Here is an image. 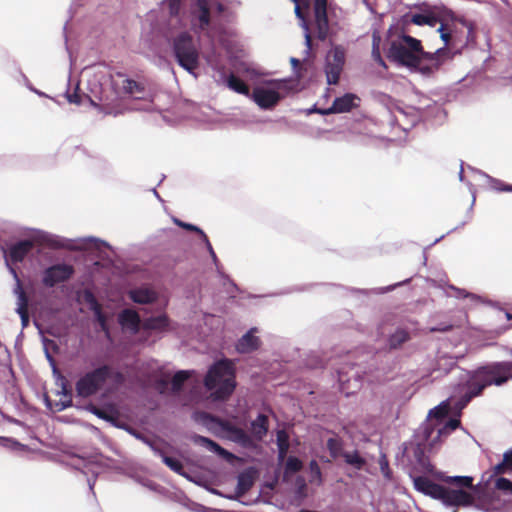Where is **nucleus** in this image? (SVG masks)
Here are the masks:
<instances>
[{
    "label": "nucleus",
    "mask_w": 512,
    "mask_h": 512,
    "mask_svg": "<svg viewBox=\"0 0 512 512\" xmlns=\"http://www.w3.org/2000/svg\"><path fill=\"white\" fill-rule=\"evenodd\" d=\"M204 384L213 391L211 395L215 400H226L236 387L234 364L228 359L216 362L208 370Z\"/></svg>",
    "instance_id": "f257e3e1"
},
{
    "label": "nucleus",
    "mask_w": 512,
    "mask_h": 512,
    "mask_svg": "<svg viewBox=\"0 0 512 512\" xmlns=\"http://www.w3.org/2000/svg\"><path fill=\"white\" fill-rule=\"evenodd\" d=\"M509 365H491L479 368L466 382V392L458 402L460 408H464L474 397L482 394L483 390L492 385H502L505 383V377L500 376V372L509 371Z\"/></svg>",
    "instance_id": "f03ea898"
},
{
    "label": "nucleus",
    "mask_w": 512,
    "mask_h": 512,
    "mask_svg": "<svg viewBox=\"0 0 512 512\" xmlns=\"http://www.w3.org/2000/svg\"><path fill=\"white\" fill-rule=\"evenodd\" d=\"M424 49L420 40L402 34L390 44L389 57L398 64L416 70L422 62Z\"/></svg>",
    "instance_id": "7ed1b4c3"
},
{
    "label": "nucleus",
    "mask_w": 512,
    "mask_h": 512,
    "mask_svg": "<svg viewBox=\"0 0 512 512\" xmlns=\"http://www.w3.org/2000/svg\"><path fill=\"white\" fill-rule=\"evenodd\" d=\"M173 52L178 64L192 73L199 66V52L193 37L188 32H182L173 40Z\"/></svg>",
    "instance_id": "20e7f679"
},
{
    "label": "nucleus",
    "mask_w": 512,
    "mask_h": 512,
    "mask_svg": "<svg viewBox=\"0 0 512 512\" xmlns=\"http://www.w3.org/2000/svg\"><path fill=\"white\" fill-rule=\"evenodd\" d=\"M111 376V368L108 365L98 367L82 376L75 385L77 395L82 398L96 394Z\"/></svg>",
    "instance_id": "39448f33"
},
{
    "label": "nucleus",
    "mask_w": 512,
    "mask_h": 512,
    "mask_svg": "<svg viewBox=\"0 0 512 512\" xmlns=\"http://www.w3.org/2000/svg\"><path fill=\"white\" fill-rule=\"evenodd\" d=\"M75 273L72 265L58 263L51 265L42 271V285L46 288H53L58 284L69 281Z\"/></svg>",
    "instance_id": "423d86ee"
},
{
    "label": "nucleus",
    "mask_w": 512,
    "mask_h": 512,
    "mask_svg": "<svg viewBox=\"0 0 512 512\" xmlns=\"http://www.w3.org/2000/svg\"><path fill=\"white\" fill-rule=\"evenodd\" d=\"M450 58V51L447 47H441L435 52L422 53V62H420L417 71L425 76L434 75L444 62Z\"/></svg>",
    "instance_id": "0eeeda50"
},
{
    "label": "nucleus",
    "mask_w": 512,
    "mask_h": 512,
    "mask_svg": "<svg viewBox=\"0 0 512 512\" xmlns=\"http://www.w3.org/2000/svg\"><path fill=\"white\" fill-rule=\"evenodd\" d=\"M345 63V53L340 47L331 50L326 58L325 73L328 84H337Z\"/></svg>",
    "instance_id": "6e6552de"
},
{
    "label": "nucleus",
    "mask_w": 512,
    "mask_h": 512,
    "mask_svg": "<svg viewBox=\"0 0 512 512\" xmlns=\"http://www.w3.org/2000/svg\"><path fill=\"white\" fill-rule=\"evenodd\" d=\"M314 18L319 40H325L329 34L327 0H314Z\"/></svg>",
    "instance_id": "1a4fd4ad"
},
{
    "label": "nucleus",
    "mask_w": 512,
    "mask_h": 512,
    "mask_svg": "<svg viewBox=\"0 0 512 512\" xmlns=\"http://www.w3.org/2000/svg\"><path fill=\"white\" fill-rule=\"evenodd\" d=\"M10 271L14 276V279L16 281V287H15V294H17V313L19 314L21 318V322L23 327H26L29 323V312H28V305H29V299L26 294V292L23 289L22 282L16 272V270L12 267H10Z\"/></svg>",
    "instance_id": "9d476101"
},
{
    "label": "nucleus",
    "mask_w": 512,
    "mask_h": 512,
    "mask_svg": "<svg viewBox=\"0 0 512 512\" xmlns=\"http://www.w3.org/2000/svg\"><path fill=\"white\" fill-rule=\"evenodd\" d=\"M221 427L226 433H228L231 441L241 445L243 448L253 449L256 447L254 439L244 429L227 421L223 422Z\"/></svg>",
    "instance_id": "9b49d317"
},
{
    "label": "nucleus",
    "mask_w": 512,
    "mask_h": 512,
    "mask_svg": "<svg viewBox=\"0 0 512 512\" xmlns=\"http://www.w3.org/2000/svg\"><path fill=\"white\" fill-rule=\"evenodd\" d=\"M251 97L262 109H271L275 107L281 99V95L278 91L262 87L254 88Z\"/></svg>",
    "instance_id": "f8f14e48"
},
{
    "label": "nucleus",
    "mask_w": 512,
    "mask_h": 512,
    "mask_svg": "<svg viewBox=\"0 0 512 512\" xmlns=\"http://www.w3.org/2000/svg\"><path fill=\"white\" fill-rule=\"evenodd\" d=\"M441 501L449 506H469L474 502V497L465 490L445 487Z\"/></svg>",
    "instance_id": "ddd939ff"
},
{
    "label": "nucleus",
    "mask_w": 512,
    "mask_h": 512,
    "mask_svg": "<svg viewBox=\"0 0 512 512\" xmlns=\"http://www.w3.org/2000/svg\"><path fill=\"white\" fill-rule=\"evenodd\" d=\"M414 487L416 490L437 500H442L445 489V486L435 483L425 476L415 477Z\"/></svg>",
    "instance_id": "4468645a"
},
{
    "label": "nucleus",
    "mask_w": 512,
    "mask_h": 512,
    "mask_svg": "<svg viewBox=\"0 0 512 512\" xmlns=\"http://www.w3.org/2000/svg\"><path fill=\"white\" fill-rule=\"evenodd\" d=\"M359 98L352 93H346L341 97H337L330 108L325 111H322V114H335V113H345L351 111L353 108L357 107L358 104L355 103Z\"/></svg>",
    "instance_id": "2eb2a0df"
},
{
    "label": "nucleus",
    "mask_w": 512,
    "mask_h": 512,
    "mask_svg": "<svg viewBox=\"0 0 512 512\" xmlns=\"http://www.w3.org/2000/svg\"><path fill=\"white\" fill-rule=\"evenodd\" d=\"M34 248V242L29 239L21 240L10 246L8 257L11 263L22 262Z\"/></svg>",
    "instance_id": "dca6fc26"
},
{
    "label": "nucleus",
    "mask_w": 512,
    "mask_h": 512,
    "mask_svg": "<svg viewBox=\"0 0 512 512\" xmlns=\"http://www.w3.org/2000/svg\"><path fill=\"white\" fill-rule=\"evenodd\" d=\"M122 327L128 328L133 334L140 330L141 319L139 314L133 309H124L118 317Z\"/></svg>",
    "instance_id": "f3484780"
},
{
    "label": "nucleus",
    "mask_w": 512,
    "mask_h": 512,
    "mask_svg": "<svg viewBox=\"0 0 512 512\" xmlns=\"http://www.w3.org/2000/svg\"><path fill=\"white\" fill-rule=\"evenodd\" d=\"M194 442L205 447L209 451L216 453L217 455H219L220 457L224 458L227 461H232L233 459H235L234 454L227 451L226 449L221 447L218 443H216L215 441H213L207 437L196 435L194 437Z\"/></svg>",
    "instance_id": "a211bd4d"
},
{
    "label": "nucleus",
    "mask_w": 512,
    "mask_h": 512,
    "mask_svg": "<svg viewBox=\"0 0 512 512\" xmlns=\"http://www.w3.org/2000/svg\"><path fill=\"white\" fill-rule=\"evenodd\" d=\"M254 329H251L244 334L237 342L236 349L240 353H250L260 346V339L253 334Z\"/></svg>",
    "instance_id": "6ab92c4d"
},
{
    "label": "nucleus",
    "mask_w": 512,
    "mask_h": 512,
    "mask_svg": "<svg viewBox=\"0 0 512 512\" xmlns=\"http://www.w3.org/2000/svg\"><path fill=\"white\" fill-rule=\"evenodd\" d=\"M255 482V471L253 469H248L241 472L237 478V494L244 495L246 494L254 485Z\"/></svg>",
    "instance_id": "aec40b11"
},
{
    "label": "nucleus",
    "mask_w": 512,
    "mask_h": 512,
    "mask_svg": "<svg viewBox=\"0 0 512 512\" xmlns=\"http://www.w3.org/2000/svg\"><path fill=\"white\" fill-rule=\"evenodd\" d=\"M122 90L125 94L133 96L135 99H145V85L142 82L127 78L123 81Z\"/></svg>",
    "instance_id": "412c9836"
},
{
    "label": "nucleus",
    "mask_w": 512,
    "mask_h": 512,
    "mask_svg": "<svg viewBox=\"0 0 512 512\" xmlns=\"http://www.w3.org/2000/svg\"><path fill=\"white\" fill-rule=\"evenodd\" d=\"M269 428L268 417L264 414H259L255 420L251 422V430L253 436L257 440H262L267 434Z\"/></svg>",
    "instance_id": "4be33fe9"
},
{
    "label": "nucleus",
    "mask_w": 512,
    "mask_h": 512,
    "mask_svg": "<svg viewBox=\"0 0 512 512\" xmlns=\"http://www.w3.org/2000/svg\"><path fill=\"white\" fill-rule=\"evenodd\" d=\"M169 326V319L166 315L149 317L142 322L144 330L164 331Z\"/></svg>",
    "instance_id": "5701e85b"
},
{
    "label": "nucleus",
    "mask_w": 512,
    "mask_h": 512,
    "mask_svg": "<svg viewBox=\"0 0 512 512\" xmlns=\"http://www.w3.org/2000/svg\"><path fill=\"white\" fill-rule=\"evenodd\" d=\"M197 18L201 29H206L210 25V9L207 0H197Z\"/></svg>",
    "instance_id": "b1692460"
},
{
    "label": "nucleus",
    "mask_w": 512,
    "mask_h": 512,
    "mask_svg": "<svg viewBox=\"0 0 512 512\" xmlns=\"http://www.w3.org/2000/svg\"><path fill=\"white\" fill-rule=\"evenodd\" d=\"M130 298L139 304H149L156 300V293L150 289H135L130 292Z\"/></svg>",
    "instance_id": "393cba45"
},
{
    "label": "nucleus",
    "mask_w": 512,
    "mask_h": 512,
    "mask_svg": "<svg viewBox=\"0 0 512 512\" xmlns=\"http://www.w3.org/2000/svg\"><path fill=\"white\" fill-rule=\"evenodd\" d=\"M226 84L229 89L235 91L236 93L250 96V89L249 86L239 77L235 76L234 74H230L227 77Z\"/></svg>",
    "instance_id": "a878e982"
},
{
    "label": "nucleus",
    "mask_w": 512,
    "mask_h": 512,
    "mask_svg": "<svg viewBox=\"0 0 512 512\" xmlns=\"http://www.w3.org/2000/svg\"><path fill=\"white\" fill-rule=\"evenodd\" d=\"M410 339V334L405 329H397L393 334L388 338V345L390 349H398L404 343H406Z\"/></svg>",
    "instance_id": "bb28decb"
},
{
    "label": "nucleus",
    "mask_w": 512,
    "mask_h": 512,
    "mask_svg": "<svg viewBox=\"0 0 512 512\" xmlns=\"http://www.w3.org/2000/svg\"><path fill=\"white\" fill-rule=\"evenodd\" d=\"M326 446L332 459H337L340 456L343 457V441L340 437L335 436L329 438Z\"/></svg>",
    "instance_id": "cd10ccee"
},
{
    "label": "nucleus",
    "mask_w": 512,
    "mask_h": 512,
    "mask_svg": "<svg viewBox=\"0 0 512 512\" xmlns=\"http://www.w3.org/2000/svg\"><path fill=\"white\" fill-rule=\"evenodd\" d=\"M495 475H502L512 471V449L506 451L503 455L502 462L493 468Z\"/></svg>",
    "instance_id": "c85d7f7f"
},
{
    "label": "nucleus",
    "mask_w": 512,
    "mask_h": 512,
    "mask_svg": "<svg viewBox=\"0 0 512 512\" xmlns=\"http://www.w3.org/2000/svg\"><path fill=\"white\" fill-rule=\"evenodd\" d=\"M343 458L347 464L353 466L357 470H361L366 464V460L358 453V451L351 453L344 452Z\"/></svg>",
    "instance_id": "c756f323"
},
{
    "label": "nucleus",
    "mask_w": 512,
    "mask_h": 512,
    "mask_svg": "<svg viewBox=\"0 0 512 512\" xmlns=\"http://www.w3.org/2000/svg\"><path fill=\"white\" fill-rule=\"evenodd\" d=\"M411 22L419 26L428 25L433 27L438 22V19L433 13L414 14L411 18Z\"/></svg>",
    "instance_id": "7c9ffc66"
},
{
    "label": "nucleus",
    "mask_w": 512,
    "mask_h": 512,
    "mask_svg": "<svg viewBox=\"0 0 512 512\" xmlns=\"http://www.w3.org/2000/svg\"><path fill=\"white\" fill-rule=\"evenodd\" d=\"M277 446L279 458L283 459L289 450V437L284 430L277 432Z\"/></svg>",
    "instance_id": "2f4dec72"
},
{
    "label": "nucleus",
    "mask_w": 512,
    "mask_h": 512,
    "mask_svg": "<svg viewBox=\"0 0 512 512\" xmlns=\"http://www.w3.org/2000/svg\"><path fill=\"white\" fill-rule=\"evenodd\" d=\"M444 481L449 484L460 487V488H472L473 487V478L470 476L447 477L444 479Z\"/></svg>",
    "instance_id": "473e14b6"
},
{
    "label": "nucleus",
    "mask_w": 512,
    "mask_h": 512,
    "mask_svg": "<svg viewBox=\"0 0 512 512\" xmlns=\"http://www.w3.org/2000/svg\"><path fill=\"white\" fill-rule=\"evenodd\" d=\"M295 3V14L296 16L302 20L303 26L306 30H308V24L306 19V14L303 9H309V1L308 0H292Z\"/></svg>",
    "instance_id": "72a5a7b5"
},
{
    "label": "nucleus",
    "mask_w": 512,
    "mask_h": 512,
    "mask_svg": "<svg viewBox=\"0 0 512 512\" xmlns=\"http://www.w3.org/2000/svg\"><path fill=\"white\" fill-rule=\"evenodd\" d=\"M190 377L188 371H178L174 374L171 380V386L173 392H179L184 384V382Z\"/></svg>",
    "instance_id": "f704fd0d"
},
{
    "label": "nucleus",
    "mask_w": 512,
    "mask_h": 512,
    "mask_svg": "<svg viewBox=\"0 0 512 512\" xmlns=\"http://www.w3.org/2000/svg\"><path fill=\"white\" fill-rule=\"evenodd\" d=\"M161 457H162V461L174 472L178 473V474H182L183 473V464L182 462L177 459V458H174V457H170V456H167L165 454H163L162 452L160 453Z\"/></svg>",
    "instance_id": "c9c22d12"
},
{
    "label": "nucleus",
    "mask_w": 512,
    "mask_h": 512,
    "mask_svg": "<svg viewBox=\"0 0 512 512\" xmlns=\"http://www.w3.org/2000/svg\"><path fill=\"white\" fill-rule=\"evenodd\" d=\"M303 467V464L300 459L294 456L288 457L286 461L285 469L289 473H297L299 472Z\"/></svg>",
    "instance_id": "e433bc0d"
},
{
    "label": "nucleus",
    "mask_w": 512,
    "mask_h": 512,
    "mask_svg": "<svg viewBox=\"0 0 512 512\" xmlns=\"http://www.w3.org/2000/svg\"><path fill=\"white\" fill-rule=\"evenodd\" d=\"M163 4L167 6L169 15L171 17H176L180 13L182 0H164Z\"/></svg>",
    "instance_id": "4c0bfd02"
},
{
    "label": "nucleus",
    "mask_w": 512,
    "mask_h": 512,
    "mask_svg": "<svg viewBox=\"0 0 512 512\" xmlns=\"http://www.w3.org/2000/svg\"><path fill=\"white\" fill-rule=\"evenodd\" d=\"M495 487L500 491H504L512 495V481L507 478H498L495 482Z\"/></svg>",
    "instance_id": "58836bf2"
},
{
    "label": "nucleus",
    "mask_w": 512,
    "mask_h": 512,
    "mask_svg": "<svg viewBox=\"0 0 512 512\" xmlns=\"http://www.w3.org/2000/svg\"><path fill=\"white\" fill-rule=\"evenodd\" d=\"M372 57L380 66L387 68L386 63L381 56L379 44L376 41L373 42Z\"/></svg>",
    "instance_id": "ea45409f"
},
{
    "label": "nucleus",
    "mask_w": 512,
    "mask_h": 512,
    "mask_svg": "<svg viewBox=\"0 0 512 512\" xmlns=\"http://www.w3.org/2000/svg\"><path fill=\"white\" fill-rule=\"evenodd\" d=\"M379 464H380V469H381V472H382L383 476H384L386 479L390 480V479L392 478V471H391V469L389 468V463H388V461L386 460V458H385V457H383V458L380 460Z\"/></svg>",
    "instance_id": "a19ab883"
},
{
    "label": "nucleus",
    "mask_w": 512,
    "mask_h": 512,
    "mask_svg": "<svg viewBox=\"0 0 512 512\" xmlns=\"http://www.w3.org/2000/svg\"><path fill=\"white\" fill-rule=\"evenodd\" d=\"M175 223H176L178 226H180V227H182V228H184V229H186V230H188V231H194V232H197L198 234H200V235H201V237L203 236V234H205V233H204V232H203L199 227H197V226H195V225H193V224L185 223V222L180 221V220H175Z\"/></svg>",
    "instance_id": "79ce46f5"
},
{
    "label": "nucleus",
    "mask_w": 512,
    "mask_h": 512,
    "mask_svg": "<svg viewBox=\"0 0 512 512\" xmlns=\"http://www.w3.org/2000/svg\"><path fill=\"white\" fill-rule=\"evenodd\" d=\"M84 297H85V301L90 305L92 310H95V309H98L101 307L100 304L98 303L97 299L93 295V293L87 291V292H85Z\"/></svg>",
    "instance_id": "37998d69"
},
{
    "label": "nucleus",
    "mask_w": 512,
    "mask_h": 512,
    "mask_svg": "<svg viewBox=\"0 0 512 512\" xmlns=\"http://www.w3.org/2000/svg\"><path fill=\"white\" fill-rule=\"evenodd\" d=\"M93 312L95 313L96 318H97V320H98V322H99V324H100V326H101L102 330H103V331H108V329H107V324H106V317H105V315L102 313V309H101V307H100V308H98V309L93 310Z\"/></svg>",
    "instance_id": "c03bdc74"
},
{
    "label": "nucleus",
    "mask_w": 512,
    "mask_h": 512,
    "mask_svg": "<svg viewBox=\"0 0 512 512\" xmlns=\"http://www.w3.org/2000/svg\"><path fill=\"white\" fill-rule=\"evenodd\" d=\"M438 31L440 32L441 39L445 43L444 47H446L450 43V41L452 39V35H451L450 32L446 31V26L444 24H441V26L439 27Z\"/></svg>",
    "instance_id": "a18cd8bd"
},
{
    "label": "nucleus",
    "mask_w": 512,
    "mask_h": 512,
    "mask_svg": "<svg viewBox=\"0 0 512 512\" xmlns=\"http://www.w3.org/2000/svg\"><path fill=\"white\" fill-rule=\"evenodd\" d=\"M309 468L313 476L317 477L318 479H321V469L315 460H312L309 463Z\"/></svg>",
    "instance_id": "49530a36"
},
{
    "label": "nucleus",
    "mask_w": 512,
    "mask_h": 512,
    "mask_svg": "<svg viewBox=\"0 0 512 512\" xmlns=\"http://www.w3.org/2000/svg\"><path fill=\"white\" fill-rule=\"evenodd\" d=\"M497 365H509V371L500 372V376L505 377V382H507L509 379H512V362H500L497 363Z\"/></svg>",
    "instance_id": "de8ad7c7"
},
{
    "label": "nucleus",
    "mask_w": 512,
    "mask_h": 512,
    "mask_svg": "<svg viewBox=\"0 0 512 512\" xmlns=\"http://www.w3.org/2000/svg\"><path fill=\"white\" fill-rule=\"evenodd\" d=\"M202 238H203V240H204V242H205V244H206V247H207V249H208V251H209V253H210L211 257L213 258V260H216V259H217V256H216V254H215V252H214V250H213V247H212V245H211V243H210V241H209V239H208L207 235H206V234H203Z\"/></svg>",
    "instance_id": "09e8293b"
},
{
    "label": "nucleus",
    "mask_w": 512,
    "mask_h": 512,
    "mask_svg": "<svg viewBox=\"0 0 512 512\" xmlns=\"http://www.w3.org/2000/svg\"><path fill=\"white\" fill-rule=\"evenodd\" d=\"M62 393L64 394V396L67 398V403L64 404L63 406L64 407H67L71 404L72 402V395H71V390L67 388V386L65 384H63V387H62Z\"/></svg>",
    "instance_id": "8fccbe9b"
},
{
    "label": "nucleus",
    "mask_w": 512,
    "mask_h": 512,
    "mask_svg": "<svg viewBox=\"0 0 512 512\" xmlns=\"http://www.w3.org/2000/svg\"><path fill=\"white\" fill-rule=\"evenodd\" d=\"M68 101L76 105L81 104V96L75 91L72 94H68Z\"/></svg>",
    "instance_id": "3c124183"
},
{
    "label": "nucleus",
    "mask_w": 512,
    "mask_h": 512,
    "mask_svg": "<svg viewBox=\"0 0 512 512\" xmlns=\"http://www.w3.org/2000/svg\"><path fill=\"white\" fill-rule=\"evenodd\" d=\"M452 329V325H439L437 327L431 328L433 332H447Z\"/></svg>",
    "instance_id": "603ef678"
},
{
    "label": "nucleus",
    "mask_w": 512,
    "mask_h": 512,
    "mask_svg": "<svg viewBox=\"0 0 512 512\" xmlns=\"http://www.w3.org/2000/svg\"><path fill=\"white\" fill-rule=\"evenodd\" d=\"M95 415H97L99 418L101 419H104V420H110V416L108 415V413L102 409H98L96 408L95 411H94Z\"/></svg>",
    "instance_id": "864d4df0"
},
{
    "label": "nucleus",
    "mask_w": 512,
    "mask_h": 512,
    "mask_svg": "<svg viewBox=\"0 0 512 512\" xmlns=\"http://www.w3.org/2000/svg\"><path fill=\"white\" fill-rule=\"evenodd\" d=\"M499 191L504 192H512V185L509 184H501L500 187L497 188Z\"/></svg>",
    "instance_id": "5fc2aeb1"
},
{
    "label": "nucleus",
    "mask_w": 512,
    "mask_h": 512,
    "mask_svg": "<svg viewBox=\"0 0 512 512\" xmlns=\"http://www.w3.org/2000/svg\"><path fill=\"white\" fill-rule=\"evenodd\" d=\"M290 63H291V65H292V67H293L294 69H297V68L301 67V62H300V60H298L297 58H293V57H292V58L290 59Z\"/></svg>",
    "instance_id": "6e6d98bb"
},
{
    "label": "nucleus",
    "mask_w": 512,
    "mask_h": 512,
    "mask_svg": "<svg viewBox=\"0 0 512 512\" xmlns=\"http://www.w3.org/2000/svg\"><path fill=\"white\" fill-rule=\"evenodd\" d=\"M459 424H460V422L458 420H451L450 421V425H451L452 428H456Z\"/></svg>",
    "instance_id": "4d7b16f0"
},
{
    "label": "nucleus",
    "mask_w": 512,
    "mask_h": 512,
    "mask_svg": "<svg viewBox=\"0 0 512 512\" xmlns=\"http://www.w3.org/2000/svg\"><path fill=\"white\" fill-rule=\"evenodd\" d=\"M159 384H160V386H161V390H160V392L162 393V392H163V390H164V389L166 388V386H167V382H166V381H161Z\"/></svg>",
    "instance_id": "13d9d810"
},
{
    "label": "nucleus",
    "mask_w": 512,
    "mask_h": 512,
    "mask_svg": "<svg viewBox=\"0 0 512 512\" xmlns=\"http://www.w3.org/2000/svg\"><path fill=\"white\" fill-rule=\"evenodd\" d=\"M305 38H306V43H307V45H308V46H310V44H311V36H310V34H309V33H306Z\"/></svg>",
    "instance_id": "bf43d9fd"
},
{
    "label": "nucleus",
    "mask_w": 512,
    "mask_h": 512,
    "mask_svg": "<svg viewBox=\"0 0 512 512\" xmlns=\"http://www.w3.org/2000/svg\"><path fill=\"white\" fill-rule=\"evenodd\" d=\"M437 413H439L440 416H444L446 414V409L439 408Z\"/></svg>",
    "instance_id": "052dcab7"
},
{
    "label": "nucleus",
    "mask_w": 512,
    "mask_h": 512,
    "mask_svg": "<svg viewBox=\"0 0 512 512\" xmlns=\"http://www.w3.org/2000/svg\"><path fill=\"white\" fill-rule=\"evenodd\" d=\"M7 441H8L7 438L0 436V445H4V443L7 442Z\"/></svg>",
    "instance_id": "680f3d73"
},
{
    "label": "nucleus",
    "mask_w": 512,
    "mask_h": 512,
    "mask_svg": "<svg viewBox=\"0 0 512 512\" xmlns=\"http://www.w3.org/2000/svg\"><path fill=\"white\" fill-rule=\"evenodd\" d=\"M271 83L276 84V85H277V88H280V87H281V83H280V82L272 81Z\"/></svg>",
    "instance_id": "e2e57ef3"
},
{
    "label": "nucleus",
    "mask_w": 512,
    "mask_h": 512,
    "mask_svg": "<svg viewBox=\"0 0 512 512\" xmlns=\"http://www.w3.org/2000/svg\"><path fill=\"white\" fill-rule=\"evenodd\" d=\"M218 10H219L220 12H221V11H223V5H222V4H219V5H218Z\"/></svg>",
    "instance_id": "0e129e2a"
},
{
    "label": "nucleus",
    "mask_w": 512,
    "mask_h": 512,
    "mask_svg": "<svg viewBox=\"0 0 512 512\" xmlns=\"http://www.w3.org/2000/svg\"><path fill=\"white\" fill-rule=\"evenodd\" d=\"M339 381L342 382L343 381V376L342 374L339 372Z\"/></svg>",
    "instance_id": "69168bd1"
},
{
    "label": "nucleus",
    "mask_w": 512,
    "mask_h": 512,
    "mask_svg": "<svg viewBox=\"0 0 512 512\" xmlns=\"http://www.w3.org/2000/svg\"><path fill=\"white\" fill-rule=\"evenodd\" d=\"M507 318H508V319H511V318H512V315H511V314H509V313H507Z\"/></svg>",
    "instance_id": "338daca9"
}]
</instances>
